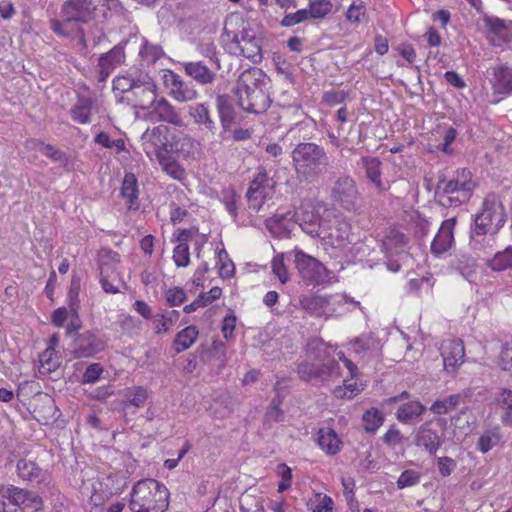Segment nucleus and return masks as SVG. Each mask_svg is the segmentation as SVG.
<instances>
[{
  "mask_svg": "<svg viewBox=\"0 0 512 512\" xmlns=\"http://www.w3.org/2000/svg\"><path fill=\"white\" fill-rule=\"evenodd\" d=\"M127 99L132 102L134 107L143 110L150 109L157 100V86L150 76H139Z\"/></svg>",
  "mask_w": 512,
  "mask_h": 512,
  "instance_id": "16",
  "label": "nucleus"
},
{
  "mask_svg": "<svg viewBox=\"0 0 512 512\" xmlns=\"http://www.w3.org/2000/svg\"><path fill=\"white\" fill-rule=\"evenodd\" d=\"M136 81L137 78L131 76H118L113 80V87L115 90L127 93V96H130Z\"/></svg>",
  "mask_w": 512,
  "mask_h": 512,
  "instance_id": "55",
  "label": "nucleus"
},
{
  "mask_svg": "<svg viewBox=\"0 0 512 512\" xmlns=\"http://www.w3.org/2000/svg\"><path fill=\"white\" fill-rule=\"evenodd\" d=\"M169 128L165 125H159L152 129H147L141 136L144 150L151 158L154 154L156 158L158 153L168 152L171 148L168 140Z\"/></svg>",
  "mask_w": 512,
  "mask_h": 512,
  "instance_id": "17",
  "label": "nucleus"
},
{
  "mask_svg": "<svg viewBox=\"0 0 512 512\" xmlns=\"http://www.w3.org/2000/svg\"><path fill=\"white\" fill-rule=\"evenodd\" d=\"M488 266L494 271L512 269V246L505 250L497 252L492 259L488 261Z\"/></svg>",
  "mask_w": 512,
  "mask_h": 512,
  "instance_id": "44",
  "label": "nucleus"
},
{
  "mask_svg": "<svg viewBox=\"0 0 512 512\" xmlns=\"http://www.w3.org/2000/svg\"><path fill=\"white\" fill-rule=\"evenodd\" d=\"M166 299L170 306H178L185 301L186 294L182 288L175 287L167 291Z\"/></svg>",
  "mask_w": 512,
  "mask_h": 512,
  "instance_id": "59",
  "label": "nucleus"
},
{
  "mask_svg": "<svg viewBox=\"0 0 512 512\" xmlns=\"http://www.w3.org/2000/svg\"><path fill=\"white\" fill-rule=\"evenodd\" d=\"M272 271L282 284L289 281V274L284 264L283 256L277 255L272 260Z\"/></svg>",
  "mask_w": 512,
  "mask_h": 512,
  "instance_id": "54",
  "label": "nucleus"
},
{
  "mask_svg": "<svg viewBox=\"0 0 512 512\" xmlns=\"http://www.w3.org/2000/svg\"><path fill=\"white\" fill-rule=\"evenodd\" d=\"M120 256L117 252L109 249H103L99 253V272L100 283L106 293L116 294L120 292V286L125 283L122 279L118 267Z\"/></svg>",
  "mask_w": 512,
  "mask_h": 512,
  "instance_id": "12",
  "label": "nucleus"
},
{
  "mask_svg": "<svg viewBox=\"0 0 512 512\" xmlns=\"http://www.w3.org/2000/svg\"><path fill=\"white\" fill-rule=\"evenodd\" d=\"M281 400L279 397L273 398L270 403V406L265 414V419L269 423H277L283 421L284 412L280 408Z\"/></svg>",
  "mask_w": 512,
  "mask_h": 512,
  "instance_id": "52",
  "label": "nucleus"
},
{
  "mask_svg": "<svg viewBox=\"0 0 512 512\" xmlns=\"http://www.w3.org/2000/svg\"><path fill=\"white\" fill-rule=\"evenodd\" d=\"M39 372L43 375L54 372L60 365L57 352L53 347L46 348L39 356Z\"/></svg>",
  "mask_w": 512,
  "mask_h": 512,
  "instance_id": "41",
  "label": "nucleus"
},
{
  "mask_svg": "<svg viewBox=\"0 0 512 512\" xmlns=\"http://www.w3.org/2000/svg\"><path fill=\"white\" fill-rule=\"evenodd\" d=\"M185 73L201 85H210L216 79V73L202 61L184 62Z\"/></svg>",
  "mask_w": 512,
  "mask_h": 512,
  "instance_id": "26",
  "label": "nucleus"
},
{
  "mask_svg": "<svg viewBox=\"0 0 512 512\" xmlns=\"http://www.w3.org/2000/svg\"><path fill=\"white\" fill-rule=\"evenodd\" d=\"M364 10H365V8L362 4H360V5L352 4L346 13V17L349 21L359 22L361 19V16L364 14Z\"/></svg>",
  "mask_w": 512,
  "mask_h": 512,
  "instance_id": "64",
  "label": "nucleus"
},
{
  "mask_svg": "<svg viewBox=\"0 0 512 512\" xmlns=\"http://www.w3.org/2000/svg\"><path fill=\"white\" fill-rule=\"evenodd\" d=\"M433 421L421 424L414 434V444L430 456H435L445 443V433L432 427Z\"/></svg>",
  "mask_w": 512,
  "mask_h": 512,
  "instance_id": "15",
  "label": "nucleus"
},
{
  "mask_svg": "<svg viewBox=\"0 0 512 512\" xmlns=\"http://www.w3.org/2000/svg\"><path fill=\"white\" fill-rule=\"evenodd\" d=\"M493 89L495 93L509 95L512 93V68L499 65L493 68Z\"/></svg>",
  "mask_w": 512,
  "mask_h": 512,
  "instance_id": "28",
  "label": "nucleus"
},
{
  "mask_svg": "<svg viewBox=\"0 0 512 512\" xmlns=\"http://www.w3.org/2000/svg\"><path fill=\"white\" fill-rule=\"evenodd\" d=\"M299 302L301 308L310 316L325 318L333 316L337 306L342 302L360 305L359 302L346 295H304L300 297Z\"/></svg>",
  "mask_w": 512,
  "mask_h": 512,
  "instance_id": "11",
  "label": "nucleus"
},
{
  "mask_svg": "<svg viewBox=\"0 0 512 512\" xmlns=\"http://www.w3.org/2000/svg\"><path fill=\"white\" fill-rule=\"evenodd\" d=\"M362 166L365 169L366 178L375 185L376 189L383 193L387 187L381 180V161L377 157H363Z\"/></svg>",
  "mask_w": 512,
  "mask_h": 512,
  "instance_id": "31",
  "label": "nucleus"
},
{
  "mask_svg": "<svg viewBox=\"0 0 512 512\" xmlns=\"http://www.w3.org/2000/svg\"><path fill=\"white\" fill-rule=\"evenodd\" d=\"M35 148L43 155L50 158L52 161L59 163L62 167L66 169L71 167L70 157L65 152L57 149L53 145L38 142Z\"/></svg>",
  "mask_w": 512,
  "mask_h": 512,
  "instance_id": "38",
  "label": "nucleus"
},
{
  "mask_svg": "<svg viewBox=\"0 0 512 512\" xmlns=\"http://www.w3.org/2000/svg\"><path fill=\"white\" fill-rule=\"evenodd\" d=\"M456 217L449 218L442 222L438 233L431 243V252L434 255H441L447 252L454 243V228L456 226Z\"/></svg>",
  "mask_w": 512,
  "mask_h": 512,
  "instance_id": "23",
  "label": "nucleus"
},
{
  "mask_svg": "<svg viewBox=\"0 0 512 512\" xmlns=\"http://www.w3.org/2000/svg\"><path fill=\"white\" fill-rule=\"evenodd\" d=\"M274 187L273 178L268 176L265 168L259 167L246 193L249 208L256 212L260 211L266 199L272 195Z\"/></svg>",
  "mask_w": 512,
  "mask_h": 512,
  "instance_id": "13",
  "label": "nucleus"
},
{
  "mask_svg": "<svg viewBox=\"0 0 512 512\" xmlns=\"http://www.w3.org/2000/svg\"><path fill=\"white\" fill-rule=\"evenodd\" d=\"M125 44L123 42L115 45L109 52L101 55L98 61L99 80L105 81L113 70L125 60Z\"/></svg>",
  "mask_w": 512,
  "mask_h": 512,
  "instance_id": "24",
  "label": "nucleus"
},
{
  "mask_svg": "<svg viewBox=\"0 0 512 512\" xmlns=\"http://www.w3.org/2000/svg\"><path fill=\"white\" fill-rule=\"evenodd\" d=\"M501 410V421L505 426H512V390L503 389L496 398Z\"/></svg>",
  "mask_w": 512,
  "mask_h": 512,
  "instance_id": "39",
  "label": "nucleus"
},
{
  "mask_svg": "<svg viewBox=\"0 0 512 512\" xmlns=\"http://www.w3.org/2000/svg\"><path fill=\"white\" fill-rule=\"evenodd\" d=\"M105 342L91 331L77 334L73 341V353L76 358H89L102 352Z\"/></svg>",
  "mask_w": 512,
  "mask_h": 512,
  "instance_id": "18",
  "label": "nucleus"
},
{
  "mask_svg": "<svg viewBox=\"0 0 512 512\" xmlns=\"http://www.w3.org/2000/svg\"><path fill=\"white\" fill-rule=\"evenodd\" d=\"M421 474L415 470L408 469L401 473L397 479V488L404 489L420 483Z\"/></svg>",
  "mask_w": 512,
  "mask_h": 512,
  "instance_id": "49",
  "label": "nucleus"
},
{
  "mask_svg": "<svg viewBox=\"0 0 512 512\" xmlns=\"http://www.w3.org/2000/svg\"><path fill=\"white\" fill-rule=\"evenodd\" d=\"M507 214L501 197L495 193L488 194L481 210L474 217L470 231V245L474 250L488 252L492 250L494 235L504 226Z\"/></svg>",
  "mask_w": 512,
  "mask_h": 512,
  "instance_id": "1",
  "label": "nucleus"
},
{
  "mask_svg": "<svg viewBox=\"0 0 512 512\" xmlns=\"http://www.w3.org/2000/svg\"><path fill=\"white\" fill-rule=\"evenodd\" d=\"M457 134V130L454 127H448L444 131L443 143L438 146V149L444 152L445 154H452L453 149L451 148V144L455 141Z\"/></svg>",
  "mask_w": 512,
  "mask_h": 512,
  "instance_id": "56",
  "label": "nucleus"
},
{
  "mask_svg": "<svg viewBox=\"0 0 512 512\" xmlns=\"http://www.w3.org/2000/svg\"><path fill=\"white\" fill-rule=\"evenodd\" d=\"M317 441L321 449L329 455H335L341 449L342 442L333 429H320L318 432Z\"/></svg>",
  "mask_w": 512,
  "mask_h": 512,
  "instance_id": "35",
  "label": "nucleus"
},
{
  "mask_svg": "<svg viewBox=\"0 0 512 512\" xmlns=\"http://www.w3.org/2000/svg\"><path fill=\"white\" fill-rule=\"evenodd\" d=\"M130 495L132 512H165L169 506L168 489L155 479L138 481Z\"/></svg>",
  "mask_w": 512,
  "mask_h": 512,
  "instance_id": "6",
  "label": "nucleus"
},
{
  "mask_svg": "<svg viewBox=\"0 0 512 512\" xmlns=\"http://www.w3.org/2000/svg\"><path fill=\"white\" fill-rule=\"evenodd\" d=\"M103 367L100 363H92L90 364L84 374H83V383H94L100 379L101 374L103 373Z\"/></svg>",
  "mask_w": 512,
  "mask_h": 512,
  "instance_id": "57",
  "label": "nucleus"
},
{
  "mask_svg": "<svg viewBox=\"0 0 512 512\" xmlns=\"http://www.w3.org/2000/svg\"><path fill=\"white\" fill-rule=\"evenodd\" d=\"M363 427L366 432L374 433L384 422V414L377 408H370L363 416Z\"/></svg>",
  "mask_w": 512,
  "mask_h": 512,
  "instance_id": "45",
  "label": "nucleus"
},
{
  "mask_svg": "<svg viewBox=\"0 0 512 512\" xmlns=\"http://www.w3.org/2000/svg\"><path fill=\"white\" fill-rule=\"evenodd\" d=\"M267 78L259 68H249L238 78L235 95L238 105L249 113L261 114L265 112L271 103L267 92Z\"/></svg>",
  "mask_w": 512,
  "mask_h": 512,
  "instance_id": "4",
  "label": "nucleus"
},
{
  "mask_svg": "<svg viewBox=\"0 0 512 512\" xmlns=\"http://www.w3.org/2000/svg\"><path fill=\"white\" fill-rule=\"evenodd\" d=\"M100 484L101 492L108 498L120 494L127 486V480L123 473H110L102 478Z\"/></svg>",
  "mask_w": 512,
  "mask_h": 512,
  "instance_id": "33",
  "label": "nucleus"
},
{
  "mask_svg": "<svg viewBox=\"0 0 512 512\" xmlns=\"http://www.w3.org/2000/svg\"><path fill=\"white\" fill-rule=\"evenodd\" d=\"M169 89L170 95L178 102L193 101L198 97V92L191 82L184 81L179 75L170 72Z\"/></svg>",
  "mask_w": 512,
  "mask_h": 512,
  "instance_id": "25",
  "label": "nucleus"
},
{
  "mask_svg": "<svg viewBox=\"0 0 512 512\" xmlns=\"http://www.w3.org/2000/svg\"><path fill=\"white\" fill-rule=\"evenodd\" d=\"M222 37L227 41L226 45L231 54L242 55L253 63L262 61L260 40L244 21H241V29L238 32L230 30L226 22Z\"/></svg>",
  "mask_w": 512,
  "mask_h": 512,
  "instance_id": "7",
  "label": "nucleus"
},
{
  "mask_svg": "<svg viewBox=\"0 0 512 512\" xmlns=\"http://www.w3.org/2000/svg\"><path fill=\"white\" fill-rule=\"evenodd\" d=\"M323 234L320 238L335 240L337 246H342L345 242H351V224L344 218L337 216L336 211L332 209L331 219L326 221V227L323 228Z\"/></svg>",
  "mask_w": 512,
  "mask_h": 512,
  "instance_id": "19",
  "label": "nucleus"
},
{
  "mask_svg": "<svg viewBox=\"0 0 512 512\" xmlns=\"http://www.w3.org/2000/svg\"><path fill=\"white\" fill-rule=\"evenodd\" d=\"M138 193L136 176L133 173H126L122 181L121 196L127 200L128 209L138 208Z\"/></svg>",
  "mask_w": 512,
  "mask_h": 512,
  "instance_id": "34",
  "label": "nucleus"
},
{
  "mask_svg": "<svg viewBox=\"0 0 512 512\" xmlns=\"http://www.w3.org/2000/svg\"><path fill=\"white\" fill-rule=\"evenodd\" d=\"M216 106L223 128V132H227L231 129L232 124L235 121V109L234 100L230 95L222 94L216 98Z\"/></svg>",
  "mask_w": 512,
  "mask_h": 512,
  "instance_id": "27",
  "label": "nucleus"
},
{
  "mask_svg": "<svg viewBox=\"0 0 512 512\" xmlns=\"http://www.w3.org/2000/svg\"><path fill=\"white\" fill-rule=\"evenodd\" d=\"M162 170L175 180L182 181L185 176V170L182 166L173 159L170 155L165 153H158L157 157Z\"/></svg>",
  "mask_w": 512,
  "mask_h": 512,
  "instance_id": "37",
  "label": "nucleus"
},
{
  "mask_svg": "<svg viewBox=\"0 0 512 512\" xmlns=\"http://www.w3.org/2000/svg\"><path fill=\"white\" fill-rule=\"evenodd\" d=\"M309 16L312 19H322L332 10L330 0H309Z\"/></svg>",
  "mask_w": 512,
  "mask_h": 512,
  "instance_id": "48",
  "label": "nucleus"
},
{
  "mask_svg": "<svg viewBox=\"0 0 512 512\" xmlns=\"http://www.w3.org/2000/svg\"><path fill=\"white\" fill-rule=\"evenodd\" d=\"M93 107L94 100L91 97L84 95L78 96L77 102L70 110L72 120L79 124L90 123Z\"/></svg>",
  "mask_w": 512,
  "mask_h": 512,
  "instance_id": "30",
  "label": "nucleus"
},
{
  "mask_svg": "<svg viewBox=\"0 0 512 512\" xmlns=\"http://www.w3.org/2000/svg\"><path fill=\"white\" fill-rule=\"evenodd\" d=\"M346 98V93L344 91H329L326 92L323 96V100L328 105H336L342 103Z\"/></svg>",
  "mask_w": 512,
  "mask_h": 512,
  "instance_id": "63",
  "label": "nucleus"
},
{
  "mask_svg": "<svg viewBox=\"0 0 512 512\" xmlns=\"http://www.w3.org/2000/svg\"><path fill=\"white\" fill-rule=\"evenodd\" d=\"M139 56L147 65H153L164 56V51L160 45L153 44L147 39H143L139 49Z\"/></svg>",
  "mask_w": 512,
  "mask_h": 512,
  "instance_id": "40",
  "label": "nucleus"
},
{
  "mask_svg": "<svg viewBox=\"0 0 512 512\" xmlns=\"http://www.w3.org/2000/svg\"><path fill=\"white\" fill-rule=\"evenodd\" d=\"M312 19L311 16H309V10L308 9H300L296 11L295 13H289L286 14L280 24L283 27H291L299 23L306 22L308 20Z\"/></svg>",
  "mask_w": 512,
  "mask_h": 512,
  "instance_id": "50",
  "label": "nucleus"
},
{
  "mask_svg": "<svg viewBox=\"0 0 512 512\" xmlns=\"http://www.w3.org/2000/svg\"><path fill=\"white\" fill-rule=\"evenodd\" d=\"M307 360L298 364L299 377L308 382L333 381L340 377V366L332 357L331 347L320 338L307 343Z\"/></svg>",
  "mask_w": 512,
  "mask_h": 512,
  "instance_id": "2",
  "label": "nucleus"
},
{
  "mask_svg": "<svg viewBox=\"0 0 512 512\" xmlns=\"http://www.w3.org/2000/svg\"><path fill=\"white\" fill-rule=\"evenodd\" d=\"M484 24L487 36L495 46L512 41V23L510 21L507 22L498 17H485Z\"/></svg>",
  "mask_w": 512,
  "mask_h": 512,
  "instance_id": "20",
  "label": "nucleus"
},
{
  "mask_svg": "<svg viewBox=\"0 0 512 512\" xmlns=\"http://www.w3.org/2000/svg\"><path fill=\"white\" fill-rule=\"evenodd\" d=\"M296 177L309 184L323 179L331 163L326 149L315 142H300L291 152Z\"/></svg>",
  "mask_w": 512,
  "mask_h": 512,
  "instance_id": "3",
  "label": "nucleus"
},
{
  "mask_svg": "<svg viewBox=\"0 0 512 512\" xmlns=\"http://www.w3.org/2000/svg\"><path fill=\"white\" fill-rule=\"evenodd\" d=\"M189 116L194 123L203 126L206 130L214 134L217 130L216 122L213 120L208 106L204 103H196L189 106Z\"/></svg>",
  "mask_w": 512,
  "mask_h": 512,
  "instance_id": "29",
  "label": "nucleus"
},
{
  "mask_svg": "<svg viewBox=\"0 0 512 512\" xmlns=\"http://www.w3.org/2000/svg\"><path fill=\"white\" fill-rule=\"evenodd\" d=\"M17 471L18 475L24 480H34L38 479L40 476L41 470L39 467L32 461H28L25 459L19 460L17 463Z\"/></svg>",
  "mask_w": 512,
  "mask_h": 512,
  "instance_id": "47",
  "label": "nucleus"
},
{
  "mask_svg": "<svg viewBox=\"0 0 512 512\" xmlns=\"http://www.w3.org/2000/svg\"><path fill=\"white\" fill-rule=\"evenodd\" d=\"M332 217V208L323 201L305 199L295 211V222L311 237H321L326 221Z\"/></svg>",
  "mask_w": 512,
  "mask_h": 512,
  "instance_id": "8",
  "label": "nucleus"
},
{
  "mask_svg": "<svg viewBox=\"0 0 512 512\" xmlns=\"http://www.w3.org/2000/svg\"><path fill=\"white\" fill-rule=\"evenodd\" d=\"M198 329L195 326H188L180 331L174 340L175 350L180 353L188 349L198 337Z\"/></svg>",
  "mask_w": 512,
  "mask_h": 512,
  "instance_id": "42",
  "label": "nucleus"
},
{
  "mask_svg": "<svg viewBox=\"0 0 512 512\" xmlns=\"http://www.w3.org/2000/svg\"><path fill=\"white\" fill-rule=\"evenodd\" d=\"M236 325V317L234 315H227L223 319L222 333L225 339L232 337Z\"/></svg>",
  "mask_w": 512,
  "mask_h": 512,
  "instance_id": "62",
  "label": "nucleus"
},
{
  "mask_svg": "<svg viewBox=\"0 0 512 512\" xmlns=\"http://www.w3.org/2000/svg\"><path fill=\"white\" fill-rule=\"evenodd\" d=\"M153 324L156 333H165L173 326L174 319L168 317V315H160L154 319Z\"/></svg>",
  "mask_w": 512,
  "mask_h": 512,
  "instance_id": "60",
  "label": "nucleus"
},
{
  "mask_svg": "<svg viewBox=\"0 0 512 512\" xmlns=\"http://www.w3.org/2000/svg\"><path fill=\"white\" fill-rule=\"evenodd\" d=\"M124 397L125 403L140 408L148 398V391L142 386H133L125 390Z\"/></svg>",
  "mask_w": 512,
  "mask_h": 512,
  "instance_id": "46",
  "label": "nucleus"
},
{
  "mask_svg": "<svg viewBox=\"0 0 512 512\" xmlns=\"http://www.w3.org/2000/svg\"><path fill=\"white\" fill-rule=\"evenodd\" d=\"M501 367L512 373V341L501 352Z\"/></svg>",
  "mask_w": 512,
  "mask_h": 512,
  "instance_id": "61",
  "label": "nucleus"
},
{
  "mask_svg": "<svg viewBox=\"0 0 512 512\" xmlns=\"http://www.w3.org/2000/svg\"><path fill=\"white\" fill-rule=\"evenodd\" d=\"M463 394H452L444 399L436 400L429 408V410L436 415H444L455 410L461 403L465 401Z\"/></svg>",
  "mask_w": 512,
  "mask_h": 512,
  "instance_id": "36",
  "label": "nucleus"
},
{
  "mask_svg": "<svg viewBox=\"0 0 512 512\" xmlns=\"http://www.w3.org/2000/svg\"><path fill=\"white\" fill-rule=\"evenodd\" d=\"M172 258L177 267H187L190 263L189 245H176Z\"/></svg>",
  "mask_w": 512,
  "mask_h": 512,
  "instance_id": "51",
  "label": "nucleus"
},
{
  "mask_svg": "<svg viewBox=\"0 0 512 512\" xmlns=\"http://www.w3.org/2000/svg\"><path fill=\"white\" fill-rule=\"evenodd\" d=\"M476 186L469 169H457L452 175L441 173L437 177L435 197L443 207H458L471 198Z\"/></svg>",
  "mask_w": 512,
  "mask_h": 512,
  "instance_id": "5",
  "label": "nucleus"
},
{
  "mask_svg": "<svg viewBox=\"0 0 512 512\" xmlns=\"http://www.w3.org/2000/svg\"><path fill=\"white\" fill-rule=\"evenodd\" d=\"M294 262L300 278L312 286L330 284L334 274L319 260L301 250L294 251Z\"/></svg>",
  "mask_w": 512,
  "mask_h": 512,
  "instance_id": "10",
  "label": "nucleus"
},
{
  "mask_svg": "<svg viewBox=\"0 0 512 512\" xmlns=\"http://www.w3.org/2000/svg\"><path fill=\"white\" fill-rule=\"evenodd\" d=\"M441 356L444 367L448 372H455L464 362L465 348L460 339H450L444 341L441 346Z\"/></svg>",
  "mask_w": 512,
  "mask_h": 512,
  "instance_id": "21",
  "label": "nucleus"
},
{
  "mask_svg": "<svg viewBox=\"0 0 512 512\" xmlns=\"http://www.w3.org/2000/svg\"><path fill=\"white\" fill-rule=\"evenodd\" d=\"M42 499L35 493L6 486L0 489V512H39Z\"/></svg>",
  "mask_w": 512,
  "mask_h": 512,
  "instance_id": "9",
  "label": "nucleus"
},
{
  "mask_svg": "<svg viewBox=\"0 0 512 512\" xmlns=\"http://www.w3.org/2000/svg\"><path fill=\"white\" fill-rule=\"evenodd\" d=\"M150 109V120L167 122L178 127H181L184 124L181 115L176 111L174 106L164 97H161L159 99L157 98V100Z\"/></svg>",
  "mask_w": 512,
  "mask_h": 512,
  "instance_id": "22",
  "label": "nucleus"
},
{
  "mask_svg": "<svg viewBox=\"0 0 512 512\" xmlns=\"http://www.w3.org/2000/svg\"><path fill=\"white\" fill-rule=\"evenodd\" d=\"M437 466H438L439 473L443 477H448L451 475L454 468L456 467V462L454 459H452L450 457L443 456V457L437 458Z\"/></svg>",
  "mask_w": 512,
  "mask_h": 512,
  "instance_id": "58",
  "label": "nucleus"
},
{
  "mask_svg": "<svg viewBox=\"0 0 512 512\" xmlns=\"http://www.w3.org/2000/svg\"><path fill=\"white\" fill-rule=\"evenodd\" d=\"M426 411V407L418 400L408 401L399 406L396 419L403 424H410L419 419Z\"/></svg>",
  "mask_w": 512,
  "mask_h": 512,
  "instance_id": "32",
  "label": "nucleus"
},
{
  "mask_svg": "<svg viewBox=\"0 0 512 512\" xmlns=\"http://www.w3.org/2000/svg\"><path fill=\"white\" fill-rule=\"evenodd\" d=\"M500 439L501 434L499 427L496 426L488 429L479 437L477 449L482 453H487L500 442Z\"/></svg>",
  "mask_w": 512,
  "mask_h": 512,
  "instance_id": "43",
  "label": "nucleus"
},
{
  "mask_svg": "<svg viewBox=\"0 0 512 512\" xmlns=\"http://www.w3.org/2000/svg\"><path fill=\"white\" fill-rule=\"evenodd\" d=\"M382 439L385 445L394 448L402 444L405 437L395 425H391Z\"/></svg>",
  "mask_w": 512,
  "mask_h": 512,
  "instance_id": "53",
  "label": "nucleus"
},
{
  "mask_svg": "<svg viewBox=\"0 0 512 512\" xmlns=\"http://www.w3.org/2000/svg\"><path fill=\"white\" fill-rule=\"evenodd\" d=\"M331 198L345 210H354L359 199L356 182L348 175L340 176L333 184Z\"/></svg>",
  "mask_w": 512,
  "mask_h": 512,
  "instance_id": "14",
  "label": "nucleus"
}]
</instances>
